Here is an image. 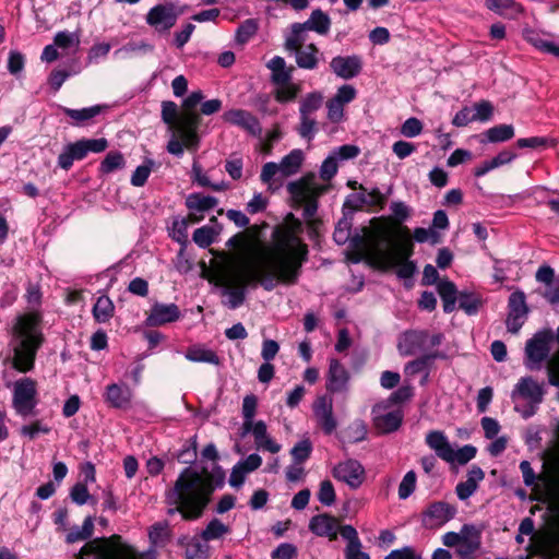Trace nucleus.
I'll return each instance as SVG.
<instances>
[{
    "instance_id": "obj_1",
    "label": "nucleus",
    "mask_w": 559,
    "mask_h": 559,
    "mask_svg": "<svg viewBox=\"0 0 559 559\" xmlns=\"http://www.w3.org/2000/svg\"><path fill=\"white\" fill-rule=\"evenodd\" d=\"M307 259L308 247L293 228L276 229L267 252V267L252 262H240L219 274L217 284L225 288V304L230 309L241 306L245 288L253 282H259L266 290H272L277 283L295 285Z\"/></svg>"
},
{
    "instance_id": "obj_2",
    "label": "nucleus",
    "mask_w": 559,
    "mask_h": 559,
    "mask_svg": "<svg viewBox=\"0 0 559 559\" xmlns=\"http://www.w3.org/2000/svg\"><path fill=\"white\" fill-rule=\"evenodd\" d=\"M225 473L218 465L211 471L202 467L200 472L186 467L174 486L166 491V503L170 507L169 515L180 513L186 521L200 519L211 501L212 493L217 487L223 486Z\"/></svg>"
},
{
    "instance_id": "obj_3",
    "label": "nucleus",
    "mask_w": 559,
    "mask_h": 559,
    "mask_svg": "<svg viewBox=\"0 0 559 559\" xmlns=\"http://www.w3.org/2000/svg\"><path fill=\"white\" fill-rule=\"evenodd\" d=\"M371 233L364 241L366 260L374 267L389 270L397 267L401 278H409L416 271V265L409 258L414 253V243L409 229L404 226L393 234L384 218H372Z\"/></svg>"
},
{
    "instance_id": "obj_4",
    "label": "nucleus",
    "mask_w": 559,
    "mask_h": 559,
    "mask_svg": "<svg viewBox=\"0 0 559 559\" xmlns=\"http://www.w3.org/2000/svg\"><path fill=\"white\" fill-rule=\"evenodd\" d=\"M43 342L41 314L31 311L19 316L12 328L13 367L20 372L32 370Z\"/></svg>"
},
{
    "instance_id": "obj_5",
    "label": "nucleus",
    "mask_w": 559,
    "mask_h": 559,
    "mask_svg": "<svg viewBox=\"0 0 559 559\" xmlns=\"http://www.w3.org/2000/svg\"><path fill=\"white\" fill-rule=\"evenodd\" d=\"M144 559V554H139L132 546L122 542L120 535L98 537L87 542L79 551L75 559Z\"/></svg>"
},
{
    "instance_id": "obj_6",
    "label": "nucleus",
    "mask_w": 559,
    "mask_h": 559,
    "mask_svg": "<svg viewBox=\"0 0 559 559\" xmlns=\"http://www.w3.org/2000/svg\"><path fill=\"white\" fill-rule=\"evenodd\" d=\"M442 543L447 547H455L460 559H475L481 547V528L474 524H464L459 533L443 534Z\"/></svg>"
},
{
    "instance_id": "obj_7",
    "label": "nucleus",
    "mask_w": 559,
    "mask_h": 559,
    "mask_svg": "<svg viewBox=\"0 0 559 559\" xmlns=\"http://www.w3.org/2000/svg\"><path fill=\"white\" fill-rule=\"evenodd\" d=\"M204 95L201 91H194L182 102L180 131L186 138L187 150L195 152L200 145L198 129L201 123V116L195 111L202 103Z\"/></svg>"
},
{
    "instance_id": "obj_8",
    "label": "nucleus",
    "mask_w": 559,
    "mask_h": 559,
    "mask_svg": "<svg viewBox=\"0 0 559 559\" xmlns=\"http://www.w3.org/2000/svg\"><path fill=\"white\" fill-rule=\"evenodd\" d=\"M287 191L297 206H304V217L310 219L318 211V199L325 188L316 183L312 178L304 177L289 182Z\"/></svg>"
},
{
    "instance_id": "obj_9",
    "label": "nucleus",
    "mask_w": 559,
    "mask_h": 559,
    "mask_svg": "<svg viewBox=\"0 0 559 559\" xmlns=\"http://www.w3.org/2000/svg\"><path fill=\"white\" fill-rule=\"evenodd\" d=\"M108 147V141L105 138L99 139H82L64 146L58 156V166L64 170H69L74 160H81L88 153H102Z\"/></svg>"
},
{
    "instance_id": "obj_10",
    "label": "nucleus",
    "mask_w": 559,
    "mask_h": 559,
    "mask_svg": "<svg viewBox=\"0 0 559 559\" xmlns=\"http://www.w3.org/2000/svg\"><path fill=\"white\" fill-rule=\"evenodd\" d=\"M162 120L166 123L171 131V138L167 143V152L175 156H182L185 148L187 150L186 138L179 130L181 123V112L178 111V106L171 100H164L162 103Z\"/></svg>"
},
{
    "instance_id": "obj_11",
    "label": "nucleus",
    "mask_w": 559,
    "mask_h": 559,
    "mask_svg": "<svg viewBox=\"0 0 559 559\" xmlns=\"http://www.w3.org/2000/svg\"><path fill=\"white\" fill-rule=\"evenodd\" d=\"M523 481L539 493V499L559 503V484L548 476H536L528 461L520 463Z\"/></svg>"
},
{
    "instance_id": "obj_12",
    "label": "nucleus",
    "mask_w": 559,
    "mask_h": 559,
    "mask_svg": "<svg viewBox=\"0 0 559 559\" xmlns=\"http://www.w3.org/2000/svg\"><path fill=\"white\" fill-rule=\"evenodd\" d=\"M38 404L36 381L32 378H23L14 384L12 405L16 414L27 417L34 414Z\"/></svg>"
},
{
    "instance_id": "obj_13",
    "label": "nucleus",
    "mask_w": 559,
    "mask_h": 559,
    "mask_svg": "<svg viewBox=\"0 0 559 559\" xmlns=\"http://www.w3.org/2000/svg\"><path fill=\"white\" fill-rule=\"evenodd\" d=\"M313 419L317 427L326 436L334 433L338 427V420L334 414L333 399L328 394L317 396L312 403Z\"/></svg>"
},
{
    "instance_id": "obj_14",
    "label": "nucleus",
    "mask_w": 559,
    "mask_h": 559,
    "mask_svg": "<svg viewBox=\"0 0 559 559\" xmlns=\"http://www.w3.org/2000/svg\"><path fill=\"white\" fill-rule=\"evenodd\" d=\"M545 395L544 384L538 383L532 377L521 378L514 386L512 399L521 397L531 407L524 416L528 417L535 413L536 407L543 402Z\"/></svg>"
},
{
    "instance_id": "obj_15",
    "label": "nucleus",
    "mask_w": 559,
    "mask_h": 559,
    "mask_svg": "<svg viewBox=\"0 0 559 559\" xmlns=\"http://www.w3.org/2000/svg\"><path fill=\"white\" fill-rule=\"evenodd\" d=\"M179 16L175 4L159 3L151 8L145 16L146 23L158 33H167L175 26Z\"/></svg>"
},
{
    "instance_id": "obj_16",
    "label": "nucleus",
    "mask_w": 559,
    "mask_h": 559,
    "mask_svg": "<svg viewBox=\"0 0 559 559\" xmlns=\"http://www.w3.org/2000/svg\"><path fill=\"white\" fill-rule=\"evenodd\" d=\"M332 475L352 489L359 488L366 479L365 467L359 461L354 459L337 463L332 471Z\"/></svg>"
},
{
    "instance_id": "obj_17",
    "label": "nucleus",
    "mask_w": 559,
    "mask_h": 559,
    "mask_svg": "<svg viewBox=\"0 0 559 559\" xmlns=\"http://www.w3.org/2000/svg\"><path fill=\"white\" fill-rule=\"evenodd\" d=\"M457 510L454 506L445 501H435L430 503L423 513V524L427 528H437L451 521Z\"/></svg>"
},
{
    "instance_id": "obj_18",
    "label": "nucleus",
    "mask_w": 559,
    "mask_h": 559,
    "mask_svg": "<svg viewBox=\"0 0 559 559\" xmlns=\"http://www.w3.org/2000/svg\"><path fill=\"white\" fill-rule=\"evenodd\" d=\"M222 118L225 122L241 128L250 135L261 138V123L259 119L250 111L245 109H230L225 111Z\"/></svg>"
},
{
    "instance_id": "obj_19",
    "label": "nucleus",
    "mask_w": 559,
    "mask_h": 559,
    "mask_svg": "<svg viewBox=\"0 0 559 559\" xmlns=\"http://www.w3.org/2000/svg\"><path fill=\"white\" fill-rule=\"evenodd\" d=\"M344 525H340V521L329 514L322 513L313 515L309 521V531L319 537H326L330 540H335L337 534L341 535V528Z\"/></svg>"
},
{
    "instance_id": "obj_20",
    "label": "nucleus",
    "mask_w": 559,
    "mask_h": 559,
    "mask_svg": "<svg viewBox=\"0 0 559 559\" xmlns=\"http://www.w3.org/2000/svg\"><path fill=\"white\" fill-rule=\"evenodd\" d=\"M251 432L254 442L258 449L269 451L271 453H277L281 451L282 447L280 443L274 441L267 435V427L263 420L251 421L249 423L248 428L246 425L241 426V436L245 437L247 433Z\"/></svg>"
},
{
    "instance_id": "obj_21",
    "label": "nucleus",
    "mask_w": 559,
    "mask_h": 559,
    "mask_svg": "<svg viewBox=\"0 0 559 559\" xmlns=\"http://www.w3.org/2000/svg\"><path fill=\"white\" fill-rule=\"evenodd\" d=\"M332 72L344 80L356 78L362 70V58L358 55L336 56L330 62Z\"/></svg>"
},
{
    "instance_id": "obj_22",
    "label": "nucleus",
    "mask_w": 559,
    "mask_h": 559,
    "mask_svg": "<svg viewBox=\"0 0 559 559\" xmlns=\"http://www.w3.org/2000/svg\"><path fill=\"white\" fill-rule=\"evenodd\" d=\"M397 348L402 356H413L428 349V332L406 331L400 337Z\"/></svg>"
},
{
    "instance_id": "obj_23",
    "label": "nucleus",
    "mask_w": 559,
    "mask_h": 559,
    "mask_svg": "<svg viewBox=\"0 0 559 559\" xmlns=\"http://www.w3.org/2000/svg\"><path fill=\"white\" fill-rule=\"evenodd\" d=\"M549 348L547 342L540 335L528 340L525 346V366L530 370H539L543 361L548 357Z\"/></svg>"
},
{
    "instance_id": "obj_24",
    "label": "nucleus",
    "mask_w": 559,
    "mask_h": 559,
    "mask_svg": "<svg viewBox=\"0 0 559 559\" xmlns=\"http://www.w3.org/2000/svg\"><path fill=\"white\" fill-rule=\"evenodd\" d=\"M218 204V200L203 193H191L186 199V206L190 211L189 219L193 223L200 222L204 213L213 210Z\"/></svg>"
},
{
    "instance_id": "obj_25",
    "label": "nucleus",
    "mask_w": 559,
    "mask_h": 559,
    "mask_svg": "<svg viewBox=\"0 0 559 559\" xmlns=\"http://www.w3.org/2000/svg\"><path fill=\"white\" fill-rule=\"evenodd\" d=\"M180 318V310L175 304L156 302L152 306L146 323L150 326H160L177 321Z\"/></svg>"
},
{
    "instance_id": "obj_26",
    "label": "nucleus",
    "mask_w": 559,
    "mask_h": 559,
    "mask_svg": "<svg viewBox=\"0 0 559 559\" xmlns=\"http://www.w3.org/2000/svg\"><path fill=\"white\" fill-rule=\"evenodd\" d=\"M349 373L337 360L331 359L326 379V390L330 393L345 392L348 388Z\"/></svg>"
},
{
    "instance_id": "obj_27",
    "label": "nucleus",
    "mask_w": 559,
    "mask_h": 559,
    "mask_svg": "<svg viewBox=\"0 0 559 559\" xmlns=\"http://www.w3.org/2000/svg\"><path fill=\"white\" fill-rule=\"evenodd\" d=\"M133 393L127 384L111 383L106 386L105 402L118 409H127L131 405Z\"/></svg>"
},
{
    "instance_id": "obj_28",
    "label": "nucleus",
    "mask_w": 559,
    "mask_h": 559,
    "mask_svg": "<svg viewBox=\"0 0 559 559\" xmlns=\"http://www.w3.org/2000/svg\"><path fill=\"white\" fill-rule=\"evenodd\" d=\"M341 536L347 542L345 559H370V556L361 550L362 544L354 526L344 525L341 528Z\"/></svg>"
},
{
    "instance_id": "obj_29",
    "label": "nucleus",
    "mask_w": 559,
    "mask_h": 559,
    "mask_svg": "<svg viewBox=\"0 0 559 559\" xmlns=\"http://www.w3.org/2000/svg\"><path fill=\"white\" fill-rule=\"evenodd\" d=\"M178 545L183 548L185 559H207L210 547L200 536H181Z\"/></svg>"
},
{
    "instance_id": "obj_30",
    "label": "nucleus",
    "mask_w": 559,
    "mask_h": 559,
    "mask_svg": "<svg viewBox=\"0 0 559 559\" xmlns=\"http://www.w3.org/2000/svg\"><path fill=\"white\" fill-rule=\"evenodd\" d=\"M484 478V471L479 466L473 465L467 472L466 480L459 483L455 487L457 498L462 501L467 500L476 492L479 483Z\"/></svg>"
},
{
    "instance_id": "obj_31",
    "label": "nucleus",
    "mask_w": 559,
    "mask_h": 559,
    "mask_svg": "<svg viewBox=\"0 0 559 559\" xmlns=\"http://www.w3.org/2000/svg\"><path fill=\"white\" fill-rule=\"evenodd\" d=\"M373 425L381 433H390L397 430L403 420V414L401 411L380 413L379 411L373 409Z\"/></svg>"
},
{
    "instance_id": "obj_32",
    "label": "nucleus",
    "mask_w": 559,
    "mask_h": 559,
    "mask_svg": "<svg viewBox=\"0 0 559 559\" xmlns=\"http://www.w3.org/2000/svg\"><path fill=\"white\" fill-rule=\"evenodd\" d=\"M426 443L436 452L437 456L445 462H450L453 448L442 431L433 430L427 433Z\"/></svg>"
},
{
    "instance_id": "obj_33",
    "label": "nucleus",
    "mask_w": 559,
    "mask_h": 559,
    "mask_svg": "<svg viewBox=\"0 0 559 559\" xmlns=\"http://www.w3.org/2000/svg\"><path fill=\"white\" fill-rule=\"evenodd\" d=\"M426 443L436 452L437 456L445 462H450L453 448L442 431L433 430L427 433Z\"/></svg>"
},
{
    "instance_id": "obj_34",
    "label": "nucleus",
    "mask_w": 559,
    "mask_h": 559,
    "mask_svg": "<svg viewBox=\"0 0 559 559\" xmlns=\"http://www.w3.org/2000/svg\"><path fill=\"white\" fill-rule=\"evenodd\" d=\"M271 70V81L275 85H283L292 81L293 68L286 67V61L283 57L275 56L266 64Z\"/></svg>"
},
{
    "instance_id": "obj_35",
    "label": "nucleus",
    "mask_w": 559,
    "mask_h": 559,
    "mask_svg": "<svg viewBox=\"0 0 559 559\" xmlns=\"http://www.w3.org/2000/svg\"><path fill=\"white\" fill-rule=\"evenodd\" d=\"M185 357L193 362H206L215 366L221 364L219 356L214 350L203 345H192L188 347Z\"/></svg>"
},
{
    "instance_id": "obj_36",
    "label": "nucleus",
    "mask_w": 559,
    "mask_h": 559,
    "mask_svg": "<svg viewBox=\"0 0 559 559\" xmlns=\"http://www.w3.org/2000/svg\"><path fill=\"white\" fill-rule=\"evenodd\" d=\"M304 24L308 31H313L319 35H328L331 28V19L322 10L316 9Z\"/></svg>"
},
{
    "instance_id": "obj_37",
    "label": "nucleus",
    "mask_w": 559,
    "mask_h": 559,
    "mask_svg": "<svg viewBox=\"0 0 559 559\" xmlns=\"http://www.w3.org/2000/svg\"><path fill=\"white\" fill-rule=\"evenodd\" d=\"M296 53V63L299 68L312 70L318 66L319 49L314 44L293 50Z\"/></svg>"
},
{
    "instance_id": "obj_38",
    "label": "nucleus",
    "mask_w": 559,
    "mask_h": 559,
    "mask_svg": "<svg viewBox=\"0 0 559 559\" xmlns=\"http://www.w3.org/2000/svg\"><path fill=\"white\" fill-rule=\"evenodd\" d=\"M437 288L443 302V311L445 313L452 312L457 301L456 286L451 281L442 280L438 283Z\"/></svg>"
},
{
    "instance_id": "obj_39",
    "label": "nucleus",
    "mask_w": 559,
    "mask_h": 559,
    "mask_svg": "<svg viewBox=\"0 0 559 559\" xmlns=\"http://www.w3.org/2000/svg\"><path fill=\"white\" fill-rule=\"evenodd\" d=\"M304 154L301 150H293L284 156L278 164L281 169V178H286L297 174L301 167Z\"/></svg>"
},
{
    "instance_id": "obj_40",
    "label": "nucleus",
    "mask_w": 559,
    "mask_h": 559,
    "mask_svg": "<svg viewBox=\"0 0 559 559\" xmlns=\"http://www.w3.org/2000/svg\"><path fill=\"white\" fill-rule=\"evenodd\" d=\"M308 28L304 23H294L290 26V33L286 36L285 48L286 50H298L304 47L308 39Z\"/></svg>"
},
{
    "instance_id": "obj_41",
    "label": "nucleus",
    "mask_w": 559,
    "mask_h": 559,
    "mask_svg": "<svg viewBox=\"0 0 559 559\" xmlns=\"http://www.w3.org/2000/svg\"><path fill=\"white\" fill-rule=\"evenodd\" d=\"M171 530L167 521L154 523L148 531V538L153 546L164 547L170 540Z\"/></svg>"
},
{
    "instance_id": "obj_42",
    "label": "nucleus",
    "mask_w": 559,
    "mask_h": 559,
    "mask_svg": "<svg viewBox=\"0 0 559 559\" xmlns=\"http://www.w3.org/2000/svg\"><path fill=\"white\" fill-rule=\"evenodd\" d=\"M230 533V527L224 524L219 519H212L200 534V537L206 544L211 540L223 538Z\"/></svg>"
},
{
    "instance_id": "obj_43",
    "label": "nucleus",
    "mask_w": 559,
    "mask_h": 559,
    "mask_svg": "<svg viewBox=\"0 0 559 559\" xmlns=\"http://www.w3.org/2000/svg\"><path fill=\"white\" fill-rule=\"evenodd\" d=\"M437 358H444V355L440 352L423 355L421 357L407 362L405 365L404 371L408 376H415L421 371L427 370L432 361Z\"/></svg>"
},
{
    "instance_id": "obj_44",
    "label": "nucleus",
    "mask_w": 559,
    "mask_h": 559,
    "mask_svg": "<svg viewBox=\"0 0 559 559\" xmlns=\"http://www.w3.org/2000/svg\"><path fill=\"white\" fill-rule=\"evenodd\" d=\"M359 188L362 190V192L352 195L358 202V204L355 205V207H358L362 204H367L370 206H379L381 209L384 206L386 202V197L378 188H374L369 192H367L362 186H360Z\"/></svg>"
},
{
    "instance_id": "obj_45",
    "label": "nucleus",
    "mask_w": 559,
    "mask_h": 559,
    "mask_svg": "<svg viewBox=\"0 0 559 559\" xmlns=\"http://www.w3.org/2000/svg\"><path fill=\"white\" fill-rule=\"evenodd\" d=\"M104 106L95 105L82 109L63 108V112L71 118L76 124H84L86 121L98 116L103 110Z\"/></svg>"
},
{
    "instance_id": "obj_46",
    "label": "nucleus",
    "mask_w": 559,
    "mask_h": 559,
    "mask_svg": "<svg viewBox=\"0 0 559 559\" xmlns=\"http://www.w3.org/2000/svg\"><path fill=\"white\" fill-rule=\"evenodd\" d=\"M114 304L108 296L98 297L93 307V316L99 323L109 321L114 316Z\"/></svg>"
},
{
    "instance_id": "obj_47",
    "label": "nucleus",
    "mask_w": 559,
    "mask_h": 559,
    "mask_svg": "<svg viewBox=\"0 0 559 559\" xmlns=\"http://www.w3.org/2000/svg\"><path fill=\"white\" fill-rule=\"evenodd\" d=\"M93 532H94L93 519L91 516H87L83 521L82 526H74L69 531V533L66 536V542L68 544H74L78 542L86 540L93 535Z\"/></svg>"
},
{
    "instance_id": "obj_48",
    "label": "nucleus",
    "mask_w": 559,
    "mask_h": 559,
    "mask_svg": "<svg viewBox=\"0 0 559 559\" xmlns=\"http://www.w3.org/2000/svg\"><path fill=\"white\" fill-rule=\"evenodd\" d=\"M258 28V22L254 19L243 21L236 31V43L240 46L247 44L255 35Z\"/></svg>"
},
{
    "instance_id": "obj_49",
    "label": "nucleus",
    "mask_w": 559,
    "mask_h": 559,
    "mask_svg": "<svg viewBox=\"0 0 559 559\" xmlns=\"http://www.w3.org/2000/svg\"><path fill=\"white\" fill-rule=\"evenodd\" d=\"M485 135L491 143L506 142L514 136V129L511 124H498L488 129Z\"/></svg>"
},
{
    "instance_id": "obj_50",
    "label": "nucleus",
    "mask_w": 559,
    "mask_h": 559,
    "mask_svg": "<svg viewBox=\"0 0 559 559\" xmlns=\"http://www.w3.org/2000/svg\"><path fill=\"white\" fill-rule=\"evenodd\" d=\"M126 165V160L123 155L120 152L112 151L109 152L99 166V171L102 174H110L117 169L123 168Z\"/></svg>"
},
{
    "instance_id": "obj_51",
    "label": "nucleus",
    "mask_w": 559,
    "mask_h": 559,
    "mask_svg": "<svg viewBox=\"0 0 559 559\" xmlns=\"http://www.w3.org/2000/svg\"><path fill=\"white\" fill-rule=\"evenodd\" d=\"M508 314L526 316L528 313V307L526 305L525 294L521 290L512 293L508 301Z\"/></svg>"
},
{
    "instance_id": "obj_52",
    "label": "nucleus",
    "mask_w": 559,
    "mask_h": 559,
    "mask_svg": "<svg viewBox=\"0 0 559 559\" xmlns=\"http://www.w3.org/2000/svg\"><path fill=\"white\" fill-rule=\"evenodd\" d=\"M323 102V96L319 92L308 94L300 103V116L311 117L317 111Z\"/></svg>"
},
{
    "instance_id": "obj_53",
    "label": "nucleus",
    "mask_w": 559,
    "mask_h": 559,
    "mask_svg": "<svg viewBox=\"0 0 559 559\" xmlns=\"http://www.w3.org/2000/svg\"><path fill=\"white\" fill-rule=\"evenodd\" d=\"M312 449V442L308 438L298 441L290 450L294 463L304 464L310 457Z\"/></svg>"
},
{
    "instance_id": "obj_54",
    "label": "nucleus",
    "mask_w": 559,
    "mask_h": 559,
    "mask_svg": "<svg viewBox=\"0 0 559 559\" xmlns=\"http://www.w3.org/2000/svg\"><path fill=\"white\" fill-rule=\"evenodd\" d=\"M154 165V160L147 158L142 165L138 166L131 176V185L134 187H143L146 183Z\"/></svg>"
},
{
    "instance_id": "obj_55",
    "label": "nucleus",
    "mask_w": 559,
    "mask_h": 559,
    "mask_svg": "<svg viewBox=\"0 0 559 559\" xmlns=\"http://www.w3.org/2000/svg\"><path fill=\"white\" fill-rule=\"evenodd\" d=\"M527 40L542 52L550 53L559 58V45L544 38L538 34H531L527 36Z\"/></svg>"
},
{
    "instance_id": "obj_56",
    "label": "nucleus",
    "mask_w": 559,
    "mask_h": 559,
    "mask_svg": "<svg viewBox=\"0 0 559 559\" xmlns=\"http://www.w3.org/2000/svg\"><path fill=\"white\" fill-rule=\"evenodd\" d=\"M486 7L500 15L520 12V5L513 0H486Z\"/></svg>"
},
{
    "instance_id": "obj_57",
    "label": "nucleus",
    "mask_w": 559,
    "mask_h": 559,
    "mask_svg": "<svg viewBox=\"0 0 559 559\" xmlns=\"http://www.w3.org/2000/svg\"><path fill=\"white\" fill-rule=\"evenodd\" d=\"M170 237L178 243L186 246L188 242V221L186 218L173 222Z\"/></svg>"
},
{
    "instance_id": "obj_58",
    "label": "nucleus",
    "mask_w": 559,
    "mask_h": 559,
    "mask_svg": "<svg viewBox=\"0 0 559 559\" xmlns=\"http://www.w3.org/2000/svg\"><path fill=\"white\" fill-rule=\"evenodd\" d=\"M257 407H258V399L255 395L248 394L243 397L242 409H241L242 417H243L242 425H246L247 428L249 426V423L253 421V418L257 413Z\"/></svg>"
},
{
    "instance_id": "obj_59",
    "label": "nucleus",
    "mask_w": 559,
    "mask_h": 559,
    "mask_svg": "<svg viewBox=\"0 0 559 559\" xmlns=\"http://www.w3.org/2000/svg\"><path fill=\"white\" fill-rule=\"evenodd\" d=\"M476 452V448L471 444H466L459 450L452 449V455L449 463H457L460 465H464L475 457Z\"/></svg>"
},
{
    "instance_id": "obj_60",
    "label": "nucleus",
    "mask_w": 559,
    "mask_h": 559,
    "mask_svg": "<svg viewBox=\"0 0 559 559\" xmlns=\"http://www.w3.org/2000/svg\"><path fill=\"white\" fill-rule=\"evenodd\" d=\"M53 44L58 48L67 49V48H78L80 44L79 35L74 33H70L67 31L58 32L53 37Z\"/></svg>"
},
{
    "instance_id": "obj_61",
    "label": "nucleus",
    "mask_w": 559,
    "mask_h": 559,
    "mask_svg": "<svg viewBox=\"0 0 559 559\" xmlns=\"http://www.w3.org/2000/svg\"><path fill=\"white\" fill-rule=\"evenodd\" d=\"M275 99L278 103H287L294 100L299 93V87L293 83H285L283 85H276Z\"/></svg>"
},
{
    "instance_id": "obj_62",
    "label": "nucleus",
    "mask_w": 559,
    "mask_h": 559,
    "mask_svg": "<svg viewBox=\"0 0 559 559\" xmlns=\"http://www.w3.org/2000/svg\"><path fill=\"white\" fill-rule=\"evenodd\" d=\"M472 109L475 121H488L491 119L493 114V106L488 100L475 103Z\"/></svg>"
},
{
    "instance_id": "obj_63",
    "label": "nucleus",
    "mask_w": 559,
    "mask_h": 559,
    "mask_svg": "<svg viewBox=\"0 0 559 559\" xmlns=\"http://www.w3.org/2000/svg\"><path fill=\"white\" fill-rule=\"evenodd\" d=\"M297 547L290 543L280 544L271 554L272 559H296Z\"/></svg>"
},
{
    "instance_id": "obj_64",
    "label": "nucleus",
    "mask_w": 559,
    "mask_h": 559,
    "mask_svg": "<svg viewBox=\"0 0 559 559\" xmlns=\"http://www.w3.org/2000/svg\"><path fill=\"white\" fill-rule=\"evenodd\" d=\"M546 369L549 384L559 386V352L547 360Z\"/></svg>"
}]
</instances>
